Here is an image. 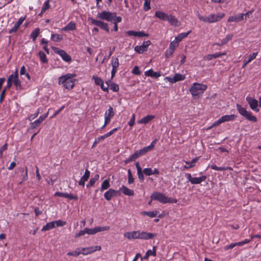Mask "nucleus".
Instances as JSON below:
<instances>
[{
  "label": "nucleus",
  "mask_w": 261,
  "mask_h": 261,
  "mask_svg": "<svg viewBox=\"0 0 261 261\" xmlns=\"http://www.w3.org/2000/svg\"><path fill=\"white\" fill-rule=\"evenodd\" d=\"M75 76V74L67 73L62 75L59 78V85H63L65 89L67 90L72 89L74 86V80L72 79Z\"/></svg>",
  "instance_id": "nucleus-1"
},
{
  "label": "nucleus",
  "mask_w": 261,
  "mask_h": 261,
  "mask_svg": "<svg viewBox=\"0 0 261 261\" xmlns=\"http://www.w3.org/2000/svg\"><path fill=\"white\" fill-rule=\"evenodd\" d=\"M206 89L207 86L206 85L195 83L191 86L190 92L193 96H198L202 95Z\"/></svg>",
  "instance_id": "nucleus-2"
},
{
  "label": "nucleus",
  "mask_w": 261,
  "mask_h": 261,
  "mask_svg": "<svg viewBox=\"0 0 261 261\" xmlns=\"http://www.w3.org/2000/svg\"><path fill=\"white\" fill-rule=\"evenodd\" d=\"M224 14L223 13H219L218 14H211L208 16H203L198 14V17L199 19L204 22L214 23L220 20L223 17Z\"/></svg>",
  "instance_id": "nucleus-3"
},
{
  "label": "nucleus",
  "mask_w": 261,
  "mask_h": 261,
  "mask_svg": "<svg viewBox=\"0 0 261 261\" xmlns=\"http://www.w3.org/2000/svg\"><path fill=\"white\" fill-rule=\"evenodd\" d=\"M236 108L239 113L246 119L252 122H256V117L253 115L252 113L250 111H248L246 109L243 108L241 105L237 104Z\"/></svg>",
  "instance_id": "nucleus-4"
},
{
  "label": "nucleus",
  "mask_w": 261,
  "mask_h": 261,
  "mask_svg": "<svg viewBox=\"0 0 261 261\" xmlns=\"http://www.w3.org/2000/svg\"><path fill=\"white\" fill-rule=\"evenodd\" d=\"M115 17V12L112 13L106 11H103L100 13H98L97 15V18L108 21H112Z\"/></svg>",
  "instance_id": "nucleus-5"
},
{
  "label": "nucleus",
  "mask_w": 261,
  "mask_h": 261,
  "mask_svg": "<svg viewBox=\"0 0 261 261\" xmlns=\"http://www.w3.org/2000/svg\"><path fill=\"white\" fill-rule=\"evenodd\" d=\"M237 118V116L233 114L232 115H226L222 116L218 120L215 121L210 128L219 125L222 123L233 121Z\"/></svg>",
  "instance_id": "nucleus-6"
},
{
  "label": "nucleus",
  "mask_w": 261,
  "mask_h": 261,
  "mask_svg": "<svg viewBox=\"0 0 261 261\" xmlns=\"http://www.w3.org/2000/svg\"><path fill=\"white\" fill-rule=\"evenodd\" d=\"M151 198L152 200L158 201L162 203H167V198L164 194L159 192H153L151 195Z\"/></svg>",
  "instance_id": "nucleus-7"
},
{
  "label": "nucleus",
  "mask_w": 261,
  "mask_h": 261,
  "mask_svg": "<svg viewBox=\"0 0 261 261\" xmlns=\"http://www.w3.org/2000/svg\"><path fill=\"white\" fill-rule=\"evenodd\" d=\"M185 176L188 181H190L192 184H199L206 178V176L205 175L199 177H193L190 173H186Z\"/></svg>",
  "instance_id": "nucleus-8"
},
{
  "label": "nucleus",
  "mask_w": 261,
  "mask_h": 261,
  "mask_svg": "<svg viewBox=\"0 0 261 261\" xmlns=\"http://www.w3.org/2000/svg\"><path fill=\"white\" fill-rule=\"evenodd\" d=\"M89 20L90 21L92 24L97 25L107 32H109V28L107 23L104 22L101 20H96L93 18H89Z\"/></svg>",
  "instance_id": "nucleus-9"
},
{
  "label": "nucleus",
  "mask_w": 261,
  "mask_h": 261,
  "mask_svg": "<svg viewBox=\"0 0 261 261\" xmlns=\"http://www.w3.org/2000/svg\"><path fill=\"white\" fill-rule=\"evenodd\" d=\"M110 229V227L108 226H98L94 228H85V231L86 232V234H94L96 233L97 232L102 231H106Z\"/></svg>",
  "instance_id": "nucleus-10"
},
{
  "label": "nucleus",
  "mask_w": 261,
  "mask_h": 261,
  "mask_svg": "<svg viewBox=\"0 0 261 261\" xmlns=\"http://www.w3.org/2000/svg\"><path fill=\"white\" fill-rule=\"evenodd\" d=\"M101 249L100 246H91L89 247H84L81 249L82 254L86 255L91 254L95 251H100Z\"/></svg>",
  "instance_id": "nucleus-11"
},
{
  "label": "nucleus",
  "mask_w": 261,
  "mask_h": 261,
  "mask_svg": "<svg viewBox=\"0 0 261 261\" xmlns=\"http://www.w3.org/2000/svg\"><path fill=\"white\" fill-rule=\"evenodd\" d=\"M53 49L56 53L58 54L61 57L64 61L66 62H69L71 61L70 56L68 55L64 50L62 49H59V48L55 47H53Z\"/></svg>",
  "instance_id": "nucleus-12"
},
{
  "label": "nucleus",
  "mask_w": 261,
  "mask_h": 261,
  "mask_svg": "<svg viewBox=\"0 0 261 261\" xmlns=\"http://www.w3.org/2000/svg\"><path fill=\"white\" fill-rule=\"evenodd\" d=\"M186 77L185 75L180 73H176L173 77L166 76L165 77V80L168 81L171 83H175L177 82L183 81L185 79Z\"/></svg>",
  "instance_id": "nucleus-13"
},
{
  "label": "nucleus",
  "mask_w": 261,
  "mask_h": 261,
  "mask_svg": "<svg viewBox=\"0 0 261 261\" xmlns=\"http://www.w3.org/2000/svg\"><path fill=\"white\" fill-rule=\"evenodd\" d=\"M246 100L249 103L250 108L252 110L256 112H258L259 111V109L258 108V101L256 99L251 98L250 97H247Z\"/></svg>",
  "instance_id": "nucleus-14"
},
{
  "label": "nucleus",
  "mask_w": 261,
  "mask_h": 261,
  "mask_svg": "<svg viewBox=\"0 0 261 261\" xmlns=\"http://www.w3.org/2000/svg\"><path fill=\"white\" fill-rule=\"evenodd\" d=\"M151 44L149 40L144 41L141 45H137L135 47V50L139 54H142L147 50L148 46Z\"/></svg>",
  "instance_id": "nucleus-15"
},
{
  "label": "nucleus",
  "mask_w": 261,
  "mask_h": 261,
  "mask_svg": "<svg viewBox=\"0 0 261 261\" xmlns=\"http://www.w3.org/2000/svg\"><path fill=\"white\" fill-rule=\"evenodd\" d=\"M120 195L119 191H116L113 189H110L104 194L105 198L110 201L112 197Z\"/></svg>",
  "instance_id": "nucleus-16"
},
{
  "label": "nucleus",
  "mask_w": 261,
  "mask_h": 261,
  "mask_svg": "<svg viewBox=\"0 0 261 261\" xmlns=\"http://www.w3.org/2000/svg\"><path fill=\"white\" fill-rule=\"evenodd\" d=\"M148 151H149L146 147H144L141 149L137 150L131 155L130 160H135L139 157L145 155Z\"/></svg>",
  "instance_id": "nucleus-17"
},
{
  "label": "nucleus",
  "mask_w": 261,
  "mask_h": 261,
  "mask_svg": "<svg viewBox=\"0 0 261 261\" xmlns=\"http://www.w3.org/2000/svg\"><path fill=\"white\" fill-rule=\"evenodd\" d=\"M140 231H133L124 233V237L129 240L140 239Z\"/></svg>",
  "instance_id": "nucleus-18"
},
{
  "label": "nucleus",
  "mask_w": 261,
  "mask_h": 261,
  "mask_svg": "<svg viewBox=\"0 0 261 261\" xmlns=\"http://www.w3.org/2000/svg\"><path fill=\"white\" fill-rule=\"evenodd\" d=\"M55 196L66 198L70 200H77L78 199L77 196L76 195H74L72 194H69L67 193H62L57 192L55 193Z\"/></svg>",
  "instance_id": "nucleus-19"
},
{
  "label": "nucleus",
  "mask_w": 261,
  "mask_h": 261,
  "mask_svg": "<svg viewBox=\"0 0 261 261\" xmlns=\"http://www.w3.org/2000/svg\"><path fill=\"white\" fill-rule=\"evenodd\" d=\"M48 113H46L42 115H41L38 119L34 121L31 123V128L34 129L38 126L41 123L44 121L45 118L47 117Z\"/></svg>",
  "instance_id": "nucleus-20"
},
{
  "label": "nucleus",
  "mask_w": 261,
  "mask_h": 261,
  "mask_svg": "<svg viewBox=\"0 0 261 261\" xmlns=\"http://www.w3.org/2000/svg\"><path fill=\"white\" fill-rule=\"evenodd\" d=\"M18 170L22 173L21 175V180L19 182V185H21L28 178V168L27 167H25V168L20 167L18 168Z\"/></svg>",
  "instance_id": "nucleus-21"
},
{
  "label": "nucleus",
  "mask_w": 261,
  "mask_h": 261,
  "mask_svg": "<svg viewBox=\"0 0 261 261\" xmlns=\"http://www.w3.org/2000/svg\"><path fill=\"white\" fill-rule=\"evenodd\" d=\"M25 19V17H21L15 23L14 27L10 29L8 33L9 34H12L13 33H15L17 31L18 28L21 25Z\"/></svg>",
  "instance_id": "nucleus-22"
},
{
  "label": "nucleus",
  "mask_w": 261,
  "mask_h": 261,
  "mask_svg": "<svg viewBox=\"0 0 261 261\" xmlns=\"http://www.w3.org/2000/svg\"><path fill=\"white\" fill-rule=\"evenodd\" d=\"M140 239L142 240H149L151 239L153 237H155L156 234L155 233H149L145 231H140Z\"/></svg>",
  "instance_id": "nucleus-23"
},
{
  "label": "nucleus",
  "mask_w": 261,
  "mask_h": 261,
  "mask_svg": "<svg viewBox=\"0 0 261 261\" xmlns=\"http://www.w3.org/2000/svg\"><path fill=\"white\" fill-rule=\"evenodd\" d=\"M90 172L88 169H86L85 174L82 176L80 181H79V185L80 186H84L85 181H87L89 178Z\"/></svg>",
  "instance_id": "nucleus-24"
},
{
  "label": "nucleus",
  "mask_w": 261,
  "mask_h": 261,
  "mask_svg": "<svg viewBox=\"0 0 261 261\" xmlns=\"http://www.w3.org/2000/svg\"><path fill=\"white\" fill-rule=\"evenodd\" d=\"M226 55V53L225 52V53H216L214 54H210V55H208L205 56L203 57V59L204 60L210 61V60H212L213 59H215V58H218V57H220L222 56H224V55Z\"/></svg>",
  "instance_id": "nucleus-25"
},
{
  "label": "nucleus",
  "mask_w": 261,
  "mask_h": 261,
  "mask_svg": "<svg viewBox=\"0 0 261 261\" xmlns=\"http://www.w3.org/2000/svg\"><path fill=\"white\" fill-rule=\"evenodd\" d=\"M168 14L159 10L156 11L155 13V16L156 17L164 21H167L168 19Z\"/></svg>",
  "instance_id": "nucleus-26"
},
{
  "label": "nucleus",
  "mask_w": 261,
  "mask_h": 261,
  "mask_svg": "<svg viewBox=\"0 0 261 261\" xmlns=\"http://www.w3.org/2000/svg\"><path fill=\"white\" fill-rule=\"evenodd\" d=\"M144 74L146 76H150L155 79H157L161 75L160 72H154L152 69L145 71Z\"/></svg>",
  "instance_id": "nucleus-27"
},
{
  "label": "nucleus",
  "mask_w": 261,
  "mask_h": 261,
  "mask_svg": "<svg viewBox=\"0 0 261 261\" xmlns=\"http://www.w3.org/2000/svg\"><path fill=\"white\" fill-rule=\"evenodd\" d=\"M76 30V24L73 21L69 22L65 27L62 29L63 31L67 32Z\"/></svg>",
  "instance_id": "nucleus-28"
},
{
  "label": "nucleus",
  "mask_w": 261,
  "mask_h": 261,
  "mask_svg": "<svg viewBox=\"0 0 261 261\" xmlns=\"http://www.w3.org/2000/svg\"><path fill=\"white\" fill-rule=\"evenodd\" d=\"M136 167L137 170V174L138 175V178L141 181H143L144 179L143 172L142 171V168L139 163V162H136L135 163Z\"/></svg>",
  "instance_id": "nucleus-29"
},
{
  "label": "nucleus",
  "mask_w": 261,
  "mask_h": 261,
  "mask_svg": "<svg viewBox=\"0 0 261 261\" xmlns=\"http://www.w3.org/2000/svg\"><path fill=\"white\" fill-rule=\"evenodd\" d=\"M119 191H121L125 195L129 196H133L134 192L132 190L128 189L127 187L122 186L119 189Z\"/></svg>",
  "instance_id": "nucleus-30"
},
{
  "label": "nucleus",
  "mask_w": 261,
  "mask_h": 261,
  "mask_svg": "<svg viewBox=\"0 0 261 261\" xmlns=\"http://www.w3.org/2000/svg\"><path fill=\"white\" fill-rule=\"evenodd\" d=\"M244 19V18H243V15L241 14H239V15L232 16L229 17L228 19V22H239L241 21Z\"/></svg>",
  "instance_id": "nucleus-31"
},
{
  "label": "nucleus",
  "mask_w": 261,
  "mask_h": 261,
  "mask_svg": "<svg viewBox=\"0 0 261 261\" xmlns=\"http://www.w3.org/2000/svg\"><path fill=\"white\" fill-rule=\"evenodd\" d=\"M155 118L154 115H148L138 121V123L147 124Z\"/></svg>",
  "instance_id": "nucleus-32"
},
{
  "label": "nucleus",
  "mask_w": 261,
  "mask_h": 261,
  "mask_svg": "<svg viewBox=\"0 0 261 261\" xmlns=\"http://www.w3.org/2000/svg\"><path fill=\"white\" fill-rule=\"evenodd\" d=\"M198 159H199V158L197 157L196 158L192 159L191 161L185 162L187 165L184 166V168L185 169H189L190 168H192V167H193L194 166H195V164L197 161Z\"/></svg>",
  "instance_id": "nucleus-33"
},
{
  "label": "nucleus",
  "mask_w": 261,
  "mask_h": 261,
  "mask_svg": "<svg viewBox=\"0 0 261 261\" xmlns=\"http://www.w3.org/2000/svg\"><path fill=\"white\" fill-rule=\"evenodd\" d=\"M171 25L174 26H178V20L175 16L172 15H169L168 19L167 20Z\"/></svg>",
  "instance_id": "nucleus-34"
},
{
  "label": "nucleus",
  "mask_w": 261,
  "mask_h": 261,
  "mask_svg": "<svg viewBox=\"0 0 261 261\" xmlns=\"http://www.w3.org/2000/svg\"><path fill=\"white\" fill-rule=\"evenodd\" d=\"M56 227L54 221H51L47 223L45 226L43 227L41 230L42 231H45L53 229Z\"/></svg>",
  "instance_id": "nucleus-35"
},
{
  "label": "nucleus",
  "mask_w": 261,
  "mask_h": 261,
  "mask_svg": "<svg viewBox=\"0 0 261 261\" xmlns=\"http://www.w3.org/2000/svg\"><path fill=\"white\" fill-rule=\"evenodd\" d=\"M159 212L155 211H143L141 213L142 215H147L150 218H154L156 216Z\"/></svg>",
  "instance_id": "nucleus-36"
},
{
  "label": "nucleus",
  "mask_w": 261,
  "mask_h": 261,
  "mask_svg": "<svg viewBox=\"0 0 261 261\" xmlns=\"http://www.w3.org/2000/svg\"><path fill=\"white\" fill-rule=\"evenodd\" d=\"M50 0H46L43 4V7L41 9V13L39 14L41 16L43 13H44L47 10H48L50 6L49 4V1Z\"/></svg>",
  "instance_id": "nucleus-37"
},
{
  "label": "nucleus",
  "mask_w": 261,
  "mask_h": 261,
  "mask_svg": "<svg viewBox=\"0 0 261 261\" xmlns=\"http://www.w3.org/2000/svg\"><path fill=\"white\" fill-rule=\"evenodd\" d=\"M112 69L117 70V68L119 66V62L118 58H114V57L112 58Z\"/></svg>",
  "instance_id": "nucleus-38"
},
{
  "label": "nucleus",
  "mask_w": 261,
  "mask_h": 261,
  "mask_svg": "<svg viewBox=\"0 0 261 261\" xmlns=\"http://www.w3.org/2000/svg\"><path fill=\"white\" fill-rule=\"evenodd\" d=\"M191 33V31H188V32L187 33H181L180 34H179L176 38H175V40H176V41L178 43L181 41L182 39H183L184 38L187 37L188 36V35L190 34Z\"/></svg>",
  "instance_id": "nucleus-39"
},
{
  "label": "nucleus",
  "mask_w": 261,
  "mask_h": 261,
  "mask_svg": "<svg viewBox=\"0 0 261 261\" xmlns=\"http://www.w3.org/2000/svg\"><path fill=\"white\" fill-rule=\"evenodd\" d=\"M40 34V29L39 28H36L31 34L30 37L34 41L36 40L37 37Z\"/></svg>",
  "instance_id": "nucleus-40"
},
{
  "label": "nucleus",
  "mask_w": 261,
  "mask_h": 261,
  "mask_svg": "<svg viewBox=\"0 0 261 261\" xmlns=\"http://www.w3.org/2000/svg\"><path fill=\"white\" fill-rule=\"evenodd\" d=\"M99 178V175L98 174H96L94 177L90 179L89 183L87 185V187L89 188L90 187H92L96 181L98 180Z\"/></svg>",
  "instance_id": "nucleus-41"
},
{
  "label": "nucleus",
  "mask_w": 261,
  "mask_h": 261,
  "mask_svg": "<svg viewBox=\"0 0 261 261\" xmlns=\"http://www.w3.org/2000/svg\"><path fill=\"white\" fill-rule=\"evenodd\" d=\"M114 116V112L112 107H109V109L105 112V117L112 118Z\"/></svg>",
  "instance_id": "nucleus-42"
},
{
  "label": "nucleus",
  "mask_w": 261,
  "mask_h": 261,
  "mask_svg": "<svg viewBox=\"0 0 261 261\" xmlns=\"http://www.w3.org/2000/svg\"><path fill=\"white\" fill-rule=\"evenodd\" d=\"M110 187V184L109 180L105 179L102 183L101 187H100V191H103L105 190L109 189Z\"/></svg>",
  "instance_id": "nucleus-43"
},
{
  "label": "nucleus",
  "mask_w": 261,
  "mask_h": 261,
  "mask_svg": "<svg viewBox=\"0 0 261 261\" xmlns=\"http://www.w3.org/2000/svg\"><path fill=\"white\" fill-rule=\"evenodd\" d=\"M82 254L80 249L77 248L74 251L68 252L67 255L68 256H73L75 257L78 256L79 255Z\"/></svg>",
  "instance_id": "nucleus-44"
},
{
  "label": "nucleus",
  "mask_w": 261,
  "mask_h": 261,
  "mask_svg": "<svg viewBox=\"0 0 261 261\" xmlns=\"http://www.w3.org/2000/svg\"><path fill=\"white\" fill-rule=\"evenodd\" d=\"M51 39L55 42L60 41L63 40V37L59 34H52Z\"/></svg>",
  "instance_id": "nucleus-45"
},
{
  "label": "nucleus",
  "mask_w": 261,
  "mask_h": 261,
  "mask_svg": "<svg viewBox=\"0 0 261 261\" xmlns=\"http://www.w3.org/2000/svg\"><path fill=\"white\" fill-rule=\"evenodd\" d=\"M233 37L232 34H228L226 35L225 38L223 39L220 43L221 45H224L226 44L229 41L232 39Z\"/></svg>",
  "instance_id": "nucleus-46"
},
{
  "label": "nucleus",
  "mask_w": 261,
  "mask_h": 261,
  "mask_svg": "<svg viewBox=\"0 0 261 261\" xmlns=\"http://www.w3.org/2000/svg\"><path fill=\"white\" fill-rule=\"evenodd\" d=\"M257 54H258L257 52L253 53L248 56L247 59H246V64H248V63L251 62L253 60L255 59L256 57Z\"/></svg>",
  "instance_id": "nucleus-47"
},
{
  "label": "nucleus",
  "mask_w": 261,
  "mask_h": 261,
  "mask_svg": "<svg viewBox=\"0 0 261 261\" xmlns=\"http://www.w3.org/2000/svg\"><path fill=\"white\" fill-rule=\"evenodd\" d=\"M38 54L41 62L44 63H46L48 62L45 54L42 51H40Z\"/></svg>",
  "instance_id": "nucleus-48"
},
{
  "label": "nucleus",
  "mask_w": 261,
  "mask_h": 261,
  "mask_svg": "<svg viewBox=\"0 0 261 261\" xmlns=\"http://www.w3.org/2000/svg\"><path fill=\"white\" fill-rule=\"evenodd\" d=\"M13 83L16 90H21L22 89L21 82L19 79H14Z\"/></svg>",
  "instance_id": "nucleus-49"
},
{
  "label": "nucleus",
  "mask_w": 261,
  "mask_h": 261,
  "mask_svg": "<svg viewBox=\"0 0 261 261\" xmlns=\"http://www.w3.org/2000/svg\"><path fill=\"white\" fill-rule=\"evenodd\" d=\"M143 9L145 11H147L150 9V1L145 0Z\"/></svg>",
  "instance_id": "nucleus-50"
},
{
  "label": "nucleus",
  "mask_w": 261,
  "mask_h": 261,
  "mask_svg": "<svg viewBox=\"0 0 261 261\" xmlns=\"http://www.w3.org/2000/svg\"><path fill=\"white\" fill-rule=\"evenodd\" d=\"M134 182V178L133 177L131 171L130 169L128 170V183L132 184Z\"/></svg>",
  "instance_id": "nucleus-51"
},
{
  "label": "nucleus",
  "mask_w": 261,
  "mask_h": 261,
  "mask_svg": "<svg viewBox=\"0 0 261 261\" xmlns=\"http://www.w3.org/2000/svg\"><path fill=\"white\" fill-rule=\"evenodd\" d=\"M93 79L94 80V82L97 85L100 86L103 83V81L97 76H93Z\"/></svg>",
  "instance_id": "nucleus-52"
},
{
  "label": "nucleus",
  "mask_w": 261,
  "mask_h": 261,
  "mask_svg": "<svg viewBox=\"0 0 261 261\" xmlns=\"http://www.w3.org/2000/svg\"><path fill=\"white\" fill-rule=\"evenodd\" d=\"M178 43L176 41H172L170 43L169 47L168 48L169 49L173 50V51L175 49L176 47L178 46Z\"/></svg>",
  "instance_id": "nucleus-53"
},
{
  "label": "nucleus",
  "mask_w": 261,
  "mask_h": 261,
  "mask_svg": "<svg viewBox=\"0 0 261 261\" xmlns=\"http://www.w3.org/2000/svg\"><path fill=\"white\" fill-rule=\"evenodd\" d=\"M110 89L114 92H117L119 91V86L115 83H112L109 85Z\"/></svg>",
  "instance_id": "nucleus-54"
},
{
  "label": "nucleus",
  "mask_w": 261,
  "mask_h": 261,
  "mask_svg": "<svg viewBox=\"0 0 261 261\" xmlns=\"http://www.w3.org/2000/svg\"><path fill=\"white\" fill-rule=\"evenodd\" d=\"M54 223L55 224V226L59 227V226H63L66 225V222L65 221H62L61 220H59L57 221H54Z\"/></svg>",
  "instance_id": "nucleus-55"
},
{
  "label": "nucleus",
  "mask_w": 261,
  "mask_h": 261,
  "mask_svg": "<svg viewBox=\"0 0 261 261\" xmlns=\"http://www.w3.org/2000/svg\"><path fill=\"white\" fill-rule=\"evenodd\" d=\"M156 247L153 246L152 250H148L147 251L148 254L150 255H152L153 256H156Z\"/></svg>",
  "instance_id": "nucleus-56"
},
{
  "label": "nucleus",
  "mask_w": 261,
  "mask_h": 261,
  "mask_svg": "<svg viewBox=\"0 0 261 261\" xmlns=\"http://www.w3.org/2000/svg\"><path fill=\"white\" fill-rule=\"evenodd\" d=\"M144 174L146 176H150L152 175V169L150 168H146L143 170Z\"/></svg>",
  "instance_id": "nucleus-57"
},
{
  "label": "nucleus",
  "mask_w": 261,
  "mask_h": 261,
  "mask_svg": "<svg viewBox=\"0 0 261 261\" xmlns=\"http://www.w3.org/2000/svg\"><path fill=\"white\" fill-rule=\"evenodd\" d=\"M8 144L6 143L0 148V158H2L3 155V151L7 149Z\"/></svg>",
  "instance_id": "nucleus-58"
},
{
  "label": "nucleus",
  "mask_w": 261,
  "mask_h": 261,
  "mask_svg": "<svg viewBox=\"0 0 261 261\" xmlns=\"http://www.w3.org/2000/svg\"><path fill=\"white\" fill-rule=\"evenodd\" d=\"M85 234H86V232L85 231V228L83 230H80L78 233H76L75 234L74 237L75 238H79L81 236H84Z\"/></svg>",
  "instance_id": "nucleus-59"
},
{
  "label": "nucleus",
  "mask_w": 261,
  "mask_h": 261,
  "mask_svg": "<svg viewBox=\"0 0 261 261\" xmlns=\"http://www.w3.org/2000/svg\"><path fill=\"white\" fill-rule=\"evenodd\" d=\"M132 73L136 75H140L141 74V71L139 70V67L137 66H136L133 68Z\"/></svg>",
  "instance_id": "nucleus-60"
},
{
  "label": "nucleus",
  "mask_w": 261,
  "mask_h": 261,
  "mask_svg": "<svg viewBox=\"0 0 261 261\" xmlns=\"http://www.w3.org/2000/svg\"><path fill=\"white\" fill-rule=\"evenodd\" d=\"M109 81L108 82H106V84H107V86H105L104 85V84L103 83L102 85H101L100 86V88L103 91H105V92H108V88L109 87Z\"/></svg>",
  "instance_id": "nucleus-61"
},
{
  "label": "nucleus",
  "mask_w": 261,
  "mask_h": 261,
  "mask_svg": "<svg viewBox=\"0 0 261 261\" xmlns=\"http://www.w3.org/2000/svg\"><path fill=\"white\" fill-rule=\"evenodd\" d=\"M6 91H7L6 88H4L2 90L1 95H0V103H2L3 102L4 98L5 96Z\"/></svg>",
  "instance_id": "nucleus-62"
},
{
  "label": "nucleus",
  "mask_w": 261,
  "mask_h": 261,
  "mask_svg": "<svg viewBox=\"0 0 261 261\" xmlns=\"http://www.w3.org/2000/svg\"><path fill=\"white\" fill-rule=\"evenodd\" d=\"M173 51L172 50L169 49V48L167 49L165 52V56L166 58H170L173 54Z\"/></svg>",
  "instance_id": "nucleus-63"
},
{
  "label": "nucleus",
  "mask_w": 261,
  "mask_h": 261,
  "mask_svg": "<svg viewBox=\"0 0 261 261\" xmlns=\"http://www.w3.org/2000/svg\"><path fill=\"white\" fill-rule=\"evenodd\" d=\"M135 114H133L132 116V118H130V120L128 122V125L130 126H133L135 123Z\"/></svg>",
  "instance_id": "nucleus-64"
}]
</instances>
